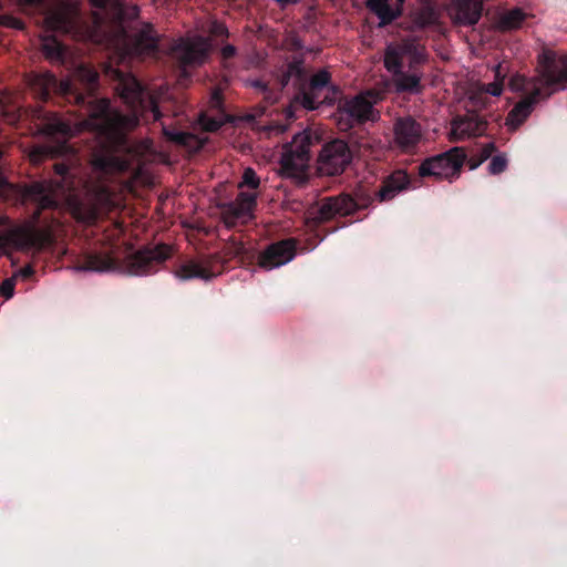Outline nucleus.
Instances as JSON below:
<instances>
[{
  "instance_id": "obj_1",
  "label": "nucleus",
  "mask_w": 567,
  "mask_h": 567,
  "mask_svg": "<svg viewBox=\"0 0 567 567\" xmlns=\"http://www.w3.org/2000/svg\"><path fill=\"white\" fill-rule=\"evenodd\" d=\"M113 73L117 81L116 91L134 110L132 116L122 115L112 110L106 100H101L93 106L87 121L72 126L59 117H53L43 127L47 135L62 136H72L86 127L96 131L101 146L93 154L92 166L100 175L117 174L128 168L132 155L125 144V132L133 130L138 123V115H144L146 111L153 113L155 121L159 120L162 113L158 104L171 99L166 89L161 87L157 92L144 91L134 76L117 71Z\"/></svg>"
},
{
  "instance_id": "obj_2",
  "label": "nucleus",
  "mask_w": 567,
  "mask_h": 567,
  "mask_svg": "<svg viewBox=\"0 0 567 567\" xmlns=\"http://www.w3.org/2000/svg\"><path fill=\"white\" fill-rule=\"evenodd\" d=\"M567 81V55L556 56L546 53L542 56L538 76L527 79L516 74L509 81L513 92L526 95L515 105L506 118L509 130H516L530 114L533 106L540 100L550 96L555 92L564 90Z\"/></svg>"
},
{
  "instance_id": "obj_3",
  "label": "nucleus",
  "mask_w": 567,
  "mask_h": 567,
  "mask_svg": "<svg viewBox=\"0 0 567 567\" xmlns=\"http://www.w3.org/2000/svg\"><path fill=\"white\" fill-rule=\"evenodd\" d=\"M381 99L379 92L369 91L344 101L333 114L340 131L347 132L364 121H375L379 116L373 105Z\"/></svg>"
},
{
  "instance_id": "obj_4",
  "label": "nucleus",
  "mask_w": 567,
  "mask_h": 567,
  "mask_svg": "<svg viewBox=\"0 0 567 567\" xmlns=\"http://www.w3.org/2000/svg\"><path fill=\"white\" fill-rule=\"evenodd\" d=\"M310 135L307 132H299L284 146L279 169L282 177L298 182L305 179L310 161Z\"/></svg>"
},
{
  "instance_id": "obj_5",
  "label": "nucleus",
  "mask_w": 567,
  "mask_h": 567,
  "mask_svg": "<svg viewBox=\"0 0 567 567\" xmlns=\"http://www.w3.org/2000/svg\"><path fill=\"white\" fill-rule=\"evenodd\" d=\"M68 205L73 216L82 221H91L100 212L113 205L112 194L103 185L90 188L83 198L69 197Z\"/></svg>"
},
{
  "instance_id": "obj_6",
  "label": "nucleus",
  "mask_w": 567,
  "mask_h": 567,
  "mask_svg": "<svg viewBox=\"0 0 567 567\" xmlns=\"http://www.w3.org/2000/svg\"><path fill=\"white\" fill-rule=\"evenodd\" d=\"M465 157L462 148L453 147L424 161L419 167V173L421 176H432L436 179H451L460 174Z\"/></svg>"
},
{
  "instance_id": "obj_7",
  "label": "nucleus",
  "mask_w": 567,
  "mask_h": 567,
  "mask_svg": "<svg viewBox=\"0 0 567 567\" xmlns=\"http://www.w3.org/2000/svg\"><path fill=\"white\" fill-rule=\"evenodd\" d=\"M425 60V51L414 41L389 44L384 55V66L391 73H398L405 64L413 66Z\"/></svg>"
},
{
  "instance_id": "obj_8",
  "label": "nucleus",
  "mask_w": 567,
  "mask_h": 567,
  "mask_svg": "<svg viewBox=\"0 0 567 567\" xmlns=\"http://www.w3.org/2000/svg\"><path fill=\"white\" fill-rule=\"evenodd\" d=\"M351 162L348 144L341 140L327 143L318 157V169L321 174L334 176L342 173Z\"/></svg>"
},
{
  "instance_id": "obj_9",
  "label": "nucleus",
  "mask_w": 567,
  "mask_h": 567,
  "mask_svg": "<svg viewBox=\"0 0 567 567\" xmlns=\"http://www.w3.org/2000/svg\"><path fill=\"white\" fill-rule=\"evenodd\" d=\"M50 235L47 230H39L32 224L13 228L4 234H0V248L13 245L18 248L40 249L48 245Z\"/></svg>"
},
{
  "instance_id": "obj_10",
  "label": "nucleus",
  "mask_w": 567,
  "mask_h": 567,
  "mask_svg": "<svg viewBox=\"0 0 567 567\" xmlns=\"http://www.w3.org/2000/svg\"><path fill=\"white\" fill-rule=\"evenodd\" d=\"M19 192L23 200L32 202L41 209L54 207L58 199L64 196L63 187L53 182L34 183Z\"/></svg>"
},
{
  "instance_id": "obj_11",
  "label": "nucleus",
  "mask_w": 567,
  "mask_h": 567,
  "mask_svg": "<svg viewBox=\"0 0 567 567\" xmlns=\"http://www.w3.org/2000/svg\"><path fill=\"white\" fill-rule=\"evenodd\" d=\"M157 45V37L155 35L152 27H143L135 35L127 42L126 37L116 40L115 47L123 55H143L152 53Z\"/></svg>"
},
{
  "instance_id": "obj_12",
  "label": "nucleus",
  "mask_w": 567,
  "mask_h": 567,
  "mask_svg": "<svg viewBox=\"0 0 567 567\" xmlns=\"http://www.w3.org/2000/svg\"><path fill=\"white\" fill-rule=\"evenodd\" d=\"M256 197L255 193H240L236 202L224 207L221 214L225 224L233 227L252 219Z\"/></svg>"
},
{
  "instance_id": "obj_13",
  "label": "nucleus",
  "mask_w": 567,
  "mask_h": 567,
  "mask_svg": "<svg viewBox=\"0 0 567 567\" xmlns=\"http://www.w3.org/2000/svg\"><path fill=\"white\" fill-rule=\"evenodd\" d=\"M210 48L206 39L195 35L181 40L175 47V52L183 64L198 65L207 59Z\"/></svg>"
},
{
  "instance_id": "obj_14",
  "label": "nucleus",
  "mask_w": 567,
  "mask_h": 567,
  "mask_svg": "<svg viewBox=\"0 0 567 567\" xmlns=\"http://www.w3.org/2000/svg\"><path fill=\"white\" fill-rule=\"evenodd\" d=\"M169 255L166 246H158L153 249H144L131 255L126 260V272L133 276H141L148 272L152 262H161Z\"/></svg>"
},
{
  "instance_id": "obj_15",
  "label": "nucleus",
  "mask_w": 567,
  "mask_h": 567,
  "mask_svg": "<svg viewBox=\"0 0 567 567\" xmlns=\"http://www.w3.org/2000/svg\"><path fill=\"white\" fill-rule=\"evenodd\" d=\"M76 16V1L61 3L48 13L45 18V27L48 30L68 32L73 27Z\"/></svg>"
},
{
  "instance_id": "obj_16",
  "label": "nucleus",
  "mask_w": 567,
  "mask_h": 567,
  "mask_svg": "<svg viewBox=\"0 0 567 567\" xmlns=\"http://www.w3.org/2000/svg\"><path fill=\"white\" fill-rule=\"evenodd\" d=\"M295 257V243L284 240L271 245L260 257V267L271 270L291 261Z\"/></svg>"
},
{
  "instance_id": "obj_17",
  "label": "nucleus",
  "mask_w": 567,
  "mask_h": 567,
  "mask_svg": "<svg viewBox=\"0 0 567 567\" xmlns=\"http://www.w3.org/2000/svg\"><path fill=\"white\" fill-rule=\"evenodd\" d=\"M449 10L456 23L475 24L481 18L482 0H453Z\"/></svg>"
},
{
  "instance_id": "obj_18",
  "label": "nucleus",
  "mask_w": 567,
  "mask_h": 567,
  "mask_svg": "<svg viewBox=\"0 0 567 567\" xmlns=\"http://www.w3.org/2000/svg\"><path fill=\"white\" fill-rule=\"evenodd\" d=\"M420 125L412 118H400L394 125V142L401 148H410L421 141Z\"/></svg>"
},
{
  "instance_id": "obj_19",
  "label": "nucleus",
  "mask_w": 567,
  "mask_h": 567,
  "mask_svg": "<svg viewBox=\"0 0 567 567\" xmlns=\"http://www.w3.org/2000/svg\"><path fill=\"white\" fill-rule=\"evenodd\" d=\"M484 131L485 124L476 115L472 114L453 121L450 138L452 141H462L481 135Z\"/></svg>"
},
{
  "instance_id": "obj_20",
  "label": "nucleus",
  "mask_w": 567,
  "mask_h": 567,
  "mask_svg": "<svg viewBox=\"0 0 567 567\" xmlns=\"http://www.w3.org/2000/svg\"><path fill=\"white\" fill-rule=\"evenodd\" d=\"M75 83L74 79H65L58 83L52 74L44 73L34 78L32 86L42 97H45L52 89H58L62 94L70 93Z\"/></svg>"
},
{
  "instance_id": "obj_21",
  "label": "nucleus",
  "mask_w": 567,
  "mask_h": 567,
  "mask_svg": "<svg viewBox=\"0 0 567 567\" xmlns=\"http://www.w3.org/2000/svg\"><path fill=\"white\" fill-rule=\"evenodd\" d=\"M404 0H368L367 4L380 19V24L394 20L401 12Z\"/></svg>"
},
{
  "instance_id": "obj_22",
  "label": "nucleus",
  "mask_w": 567,
  "mask_h": 567,
  "mask_svg": "<svg viewBox=\"0 0 567 567\" xmlns=\"http://www.w3.org/2000/svg\"><path fill=\"white\" fill-rule=\"evenodd\" d=\"M408 184V175L402 171H398L384 181L383 186L378 192V196L381 202L391 200L404 190Z\"/></svg>"
},
{
  "instance_id": "obj_23",
  "label": "nucleus",
  "mask_w": 567,
  "mask_h": 567,
  "mask_svg": "<svg viewBox=\"0 0 567 567\" xmlns=\"http://www.w3.org/2000/svg\"><path fill=\"white\" fill-rule=\"evenodd\" d=\"M329 83V74L327 71H320L311 78L310 93H303L300 103L307 110H315L319 105L317 92Z\"/></svg>"
},
{
  "instance_id": "obj_24",
  "label": "nucleus",
  "mask_w": 567,
  "mask_h": 567,
  "mask_svg": "<svg viewBox=\"0 0 567 567\" xmlns=\"http://www.w3.org/2000/svg\"><path fill=\"white\" fill-rule=\"evenodd\" d=\"M116 269L115 261L109 255H91L84 265L75 267L76 271L107 272Z\"/></svg>"
},
{
  "instance_id": "obj_25",
  "label": "nucleus",
  "mask_w": 567,
  "mask_h": 567,
  "mask_svg": "<svg viewBox=\"0 0 567 567\" xmlns=\"http://www.w3.org/2000/svg\"><path fill=\"white\" fill-rule=\"evenodd\" d=\"M176 276L182 280H188L193 278L208 280L217 276V272L208 269L204 264L189 261L179 267V269L176 271Z\"/></svg>"
},
{
  "instance_id": "obj_26",
  "label": "nucleus",
  "mask_w": 567,
  "mask_h": 567,
  "mask_svg": "<svg viewBox=\"0 0 567 567\" xmlns=\"http://www.w3.org/2000/svg\"><path fill=\"white\" fill-rule=\"evenodd\" d=\"M393 85L398 92H420L421 74H419L417 72L413 71L406 74L403 73L402 70H400L398 73H393Z\"/></svg>"
},
{
  "instance_id": "obj_27",
  "label": "nucleus",
  "mask_w": 567,
  "mask_h": 567,
  "mask_svg": "<svg viewBox=\"0 0 567 567\" xmlns=\"http://www.w3.org/2000/svg\"><path fill=\"white\" fill-rule=\"evenodd\" d=\"M90 1L94 8L104 11L103 14H100L97 11L94 12V18L97 22L107 17H117L121 14V8H120L118 0H90Z\"/></svg>"
},
{
  "instance_id": "obj_28",
  "label": "nucleus",
  "mask_w": 567,
  "mask_h": 567,
  "mask_svg": "<svg viewBox=\"0 0 567 567\" xmlns=\"http://www.w3.org/2000/svg\"><path fill=\"white\" fill-rule=\"evenodd\" d=\"M525 20V13L520 9H513L501 16L498 28L502 30H514L522 25Z\"/></svg>"
},
{
  "instance_id": "obj_29",
  "label": "nucleus",
  "mask_w": 567,
  "mask_h": 567,
  "mask_svg": "<svg viewBox=\"0 0 567 567\" xmlns=\"http://www.w3.org/2000/svg\"><path fill=\"white\" fill-rule=\"evenodd\" d=\"M163 133L169 141L176 144L189 147L199 145V141L193 134L189 133L169 130L167 127H163Z\"/></svg>"
},
{
  "instance_id": "obj_30",
  "label": "nucleus",
  "mask_w": 567,
  "mask_h": 567,
  "mask_svg": "<svg viewBox=\"0 0 567 567\" xmlns=\"http://www.w3.org/2000/svg\"><path fill=\"white\" fill-rule=\"evenodd\" d=\"M504 78L505 72L503 71V66L502 64H497L495 66V80L487 85H482L481 91L492 96H499L504 87Z\"/></svg>"
},
{
  "instance_id": "obj_31",
  "label": "nucleus",
  "mask_w": 567,
  "mask_h": 567,
  "mask_svg": "<svg viewBox=\"0 0 567 567\" xmlns=\"http://www.w3.org/2000/svg\"><path fill=\"white\" fill-rule=\"evenodd\" d=\"M74 81L76 83L82 84L89 91L94 87V84L97 80V74L95 71L87 66H79L73 73Z\"/></svg>"
},
{
  "instance_id": "obj_32",
  "label": "nucleus",
  "mask_w": 567,
  "mask_h": 567,
  "mask_svg": "<svg viewBox=\"0 0 567 567\" xmlns=\"http://www.w3.org/2000/svg\"><path fill=\"white\" fill-rule=\"evenodd\" d=\"M334 205V212H337L338 216H347L355 210L354 200L348 195H341L338 197H332Z\"/></svg>"
},
{
  "instance_id": "obj_33",
  "label": "nucleus",
  "mask_w": 567,
  "mask_h": 567,
  "mask_svg": "<svg viewBox=\"0 0 567 567\" xmlns=\"http://www.w3.org/2000/svg\"><path fill=\"white\" fill-rule=\"evenodd\" d=\"M225 115H218V116H210L208 114H202L199 116V124L203 130L207 132H214L218 130L225 122H226Z\"/></svg>"
},
{
  "instance_id": "obj_34",
  "label": "nucleus",
  "mask_w": 567,
  "mask_h": 567,
  "mask_svg": "<svg viewBox=\"0 0 567 567\" xmlns=\"http://www.w3.org/2000/svg\"><path fill=\"white\" fill-rule=\"evenodd\" d=\"M334 205L332 197L322 200L318 208L319 220H328L338 216L337 212H334Z\"/></svg>"
},
{
  "instance_id": "obj_35",
  "label": "nucleus",
  "mask_w": 567,
  "mask_h": 567,
  "mask_svg": "<svg viewBox=\"0 0 567 567\" xmlns=\"http://www.w3.org/2000/svg\"><path fill=\"white\" fill-rule=\"evenodd\" d=\"M42 49L51 59L58 58L61 54V45L53 37L42 38Z\"/></svg>"
},
{
  "instance_id": "obj_36",
  "label": "nucleus",
  "mask_w": 567,
  "mask_h": 567,
  "mask_svg": "<svg viewBox=\"0 0 567 567\" xmlns=\"http://www.w3.org/2000/svg\"><path fill=\"white\" fill-rule=\"evenodd\" d=\"M62 152H63L62 147L52 148V147L41 146V147H37V148L32 150L29 154V157L32 163L37 164L42 159V157L44 155L53 156V155L60 154Z\"/></svg>"
},
{
  "instance_id": "obj_37",
  "label": "nucleus",
  "mask_w": 567,
  "mask_h": 567,
  "mask_svg": "<svg viewBox=\"0 0 567 567\" xmlns=\"http://www.w3.org/2000/svg\"><path fill=\"white\" fill-rule=\"evenodd\" d=\"M507 167V159L503 155L494 156L488 165V171L491 174H499L504 172Z\"/></svg>"
},
{
  "instance_id": "obj_38",
  "label": "nucleus",
  "mask_w": 567,
  "mask_h": 567,
  "mask_svg": "<svg viewBox=\"0 0 567 567\" xmlns=\"http://www.w3.org/2000/svg\"><path fill=\"white\" fill-rule=\"evenodd\" d=\"M247 186L249 188H257L259 186V178L256 173L251 168H246L243 175V182L239 184V187Z\"/></svg>"
},
{
  "instance_id": "obj_39",
  "label": "nucleus",
  "mask_w": 567,
  "mask_h": 567,
  "mask_svg": "<svg viewBox=\"0 0 567 567\" xmlns=\"http://www.w3.org/2000/svg\"><path fill=\"white\" fill-rule=\"evenodd\" d=\"M207 30L210 34L215 37H224L228 34L226 27L223 23H218L216 21H210L207 28H203Z\"/></svg>"
},
{
  "instance_id": "obj_40",
  "label": "nucleus",
  "mask_w": 567,
  "mask_h": 567,
  "mask_svg": "<svg viewBox=\"0 0 567 567\" xmlns=\"http://www.w3.org/2000/svg\"><path fill=\"white\" fill-rule=\"evenodd\" d=\"M14 291V278L4 280L0 286V295L6 299H10Z\"/></svg>"
},
{
  "instance_id": "obj_41",
  "label": "nucleus",
  "mask_w": 567,
  "mask_h": 567,
  "mask_svg": "<svg viewBox=\"0 0 567 567\" xmlns=\"http://www.w3.org/2000/svg\"><path fill=\"white\" fill-rule=\"evenodd\" d=\"M16 188L13 185L9 184L3 175L0 173V195L7 196L10 192H14Z\"/></svg>"
},
{
  "instance_id": "obj_42",
  "label": "nucleus",
  "mask_w": 567,
  "mask_h": 567,
  "mask_svg": "<svg viewBox=\"0 0 567 567\" xmlns=\"http://www.w3.org/2000/svg\"><path fill=\"white\" fill-rule=\"evenodd\" d=\"M296 73V75H299L300 68L298 65H292L289 68L287 75L282 80V85H286L289 82V79Z\"/></svg>"
},
{
  "instance_id": "obj_43",
  "label": "nucleus",
  "mask_w": 567,
  "mask_h": 567,
  "mask_svg": "<svg viewBox=\"0 0 567 567\" xmlns=\"http://www.w3.org/2000/svg\"><path fill=\"white\" fill-rule=\"evenodd\" d=\"M236 53L235 47L233 45H226L221 49V54L225 59H229L234 56Z\"/></svg>"
},
{
  "instance_id": "obj_44",
  "label": "nucleus",
  "mask_w": 567,
  "mask_h": 567,
  "mask_svg": "<svg viewBox=\"0 0 567 567\" xmlns=\"http://www.w3.org/2000/svg\"><path fill=\"white\" fill-rule=\"evenodd\" d=\"M134 183H142V184H146L147 183V177H143V174H142V171L138 169L135 175H134Z\"/></svg>"
},
{
  "instance_id": "obj_45",
  "label": "nucleus",
  "mask_w": 567,
  "mask_h": 567,
  "mask_svg": "<svg viewBox=\"0 0 567 567\" xmlns=\"http://www.w3.org/2000/svg\"><path fill=\"white\" fill-rule=\"evenodd\" d=\"M7 24L16 29L22 28V22L13 18L7 19Z\"/></svg>"
},
{
  "instance_id": "obj_46",
  "label": "nucleus",
  "mask_w": 567,
  "mask_h": 567,
  "mask_svg": "<svg viewBox=\"0 0 567 567\" xmlns=\"http://www.w3.org/2000/svg\"><path fill=\"white\" fill-rule=\"evenodd\" d=\"M32 274V269L30 267H27L24 269H21L13 278L16 279L17 277H28Z\"/></svg>"
},
{
  "instance_id": "obj_47",
  "label": "nucleus",
  "mask_w": 567,
  "mask_h": 567,
  "mask_svg": "<svg viewBox=\"0 0 567 567\" xmlns=\"http://www.w3.org/2000/svg\"><path fill=\"white\" fill-rule=\"evenodd\" d=\"M212 105L218 107L219 106V103H220V95L218 92H215L212 96Z\"/></svg>"
},
{
  "instance_id": "obj_48",
  "label": "nucleus",
  "mask_w": 567,
  "mask_h": 567,
  "mask_svg": "<svg viewBox=\"0 0 567 567\" xmlns=\"http://www.w3.org/2000/svg\"><path fill=\"white\" fill-rule=\"evenodd\" d=\"M68 171V167L64 165V164H58L55 165V172L59 174V175H63L65 174Z\"/></svg>"
},
{
  "instance_id": "obj_49",
  "label": "nucleus",
  "mask_w": 567,
  "mask_h": 567,
  "mask_svg": "<svg viewBox=\"0 0 567 567\" xmlns=\"http://www.w3.org/2000/svg\"><path fill=\"white\" fill-rule=\"evenodd\" d=\"M271 131H276L278 134L282 133L286 131V126H276V127H270Z\"/></svg>"
},
{
  "instance_id": "obj_50",
  "label": "nucleus",
  "mask_w": 567,
  "mask_h": 567,
  "mask_svg": "<svg viewBox=\"0 0 567 567\" xmlns=\"http://www.w3.org/2000/svg\"><path fill=\"white\" fill-rule=\"evenodd\" d=\"M287 114H288V116H292L290 109L287 110Z\"/></svg>"
},
{
  "instance_id": "obj_51",
  "label": "nucleus",
  "mask_w": 567,
  "mask_h": 567,
  "mask_svg": "<svg viewBox=\"0 0 567 567\" xmlns=\"http://www.w3.org/2000/svg\"><path fill=\"white\" fill-rule=\"evenodd\" d=\"M255 85H256V86H259V87H261V89H264V87H265L262 84H259V83H256Z\"/></svg>"
},
{
  "instance_id": "obj_52",
  "label": "nucleus",
  "mask_w": 567,
  "mask_h": 567,
  "mask_svg": "<svg viewBox=\"0 0 567 567\" xmlns=\"http://www.w3.org/2000/svg\"><path fill=\"white\" fill-rule=\"evenodd\" d=\"M76 100H78V102H81V101H83V97L82 96H78Z\"/></svg>"
},
{
  "instance_id": "obj_53",
  "label": "nucleus",
  "mask_w": 567,
  "mask_h": 567,
  "mask_svg": "<svg viewBox=\"0 0 567 567\" xmlns=\"http://www.w3.org/2000/svg\"><path fill=\"white\" fill-rule=\"evenodd\" d=\"M148 147H150V145H148V144H145V145L143 146V150H148Z\"/></svg>"
},
{
  "instance_id": "obj_54",
  "label": "nucleus",
  "mask_w": 567,
  "mask_h": 567,
  "mask_svg": "<svg viewBox=\"0 0 567 567\" xmlns=\"http://www.w3.org/2000/svg\"><path fill=\"white\" fill-rule=\"evenodd\" d=\"M39 215V210L34 213V218H37Z\"/></svg>"
}]
</instances>
